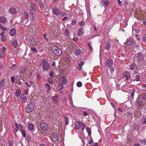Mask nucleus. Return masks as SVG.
<instances>
[{"label": "nucleus", "instance_id": "obj_1", "mask_svg": "<svg viewBox=\"0 0 146 146\" xmlns=\"http://www.w3.org/2000/svg\"><path fill=\"white\" fill-rule=\"evenodd\" d=\"M39 67L40 68H42L43 70L46 71L49 69L50 65L47 60L44 58L43 59L42 62L40 64Z\"/></svg>", "mask_w": 146, "mask_h": 146}, {"label": "nucleus", "instance_id": "obj_2", "mask_svg": "<svg viewBox=\"0 0 146 146\" xmlns=\"http://www.w3.org/2000/svg\"><path fill=\"white\" fill-rule=\"evenodd\" d=\"M52 50L55 54L57 56H60L62 54L63 52L62 49L58 46L54 45L52 48Z\"/></svg>", "mask_w": 146, "mask_h": 146}, {"label": "nucleus", "instance_id": "obj_3", "mask_svg": "<svg viewBox=\"0 0 146 146\" xmlns=\"http://www.w3.org/2000/svg\"><path fill=\"white\" fill-rule=\"evenodd\" d=\"M75 129H81L83 130L86 127L85 125L82 122L75 121Z\"/></svg>", "mask_w": 146, "mask_h": 146}, {"label": "nucleus", "instance_id": "obj_4", "mask_svg": "<svg viewBox=\"0 0 146 146\" xmlns=\"http://www.w3.org/2000/svg\"><path fill=\"white\" fill-rule=\"evenodd\" d=\"M0 86L1 87L6 89L9 87V83L8 81H7L5 79H3L0 82Z\"/></svg>", "mask_w": 146, "mask_h": 146}, {"label": "nucleus", "instance_id": "obj_5", "mask_svg": "<svg viewBox=\"0 0 146 146\" xmlns=\"http://www.w3.org/2000/svg\"><path fill=\"white\" fill-rule=\"evenodd\" d=\"M34 108V103L33 102H31L29 105H28L26 109V111L28 113L31 112Z\"/></svg>", "mask_w": 146, "mask_h": 146}, {"label": "nucleus", "instance_id": "obj_6", "mask_svg": "<svg viewBox=\"0 0 146 146\" xmlns=\"http://www.w3.org/2000/svg\"><path fill=\"white\" fill-rule=\"evenodd\" d=\"M112 42V40L109 39L106 42L105 45L104 46V48L106 50H110V48L111 46V43Z\"/></svg>", "mask_w": 146, "mask_h": 146}, {"label": "nucleus", "instance_id": "obj_7", "mask_svg": "<svg viewBox=\"0 0 146 146\" xmlns=\"http://www.w3.org/2000/svg\"><path fill=\"white\" fill-rule=\"evenodd\" d=\"M110 4V2L107 0H102L100 2V5L101 6L104 7H106Z\"/></svg>", "mask_w": 146, "mask_h": 146}, {"label": "nucleus", "instance_id": "obj_8", "mask_svg": "<svg viewBox=\"0 0 146 146\" xmlns=\"http://www.w3.org/2000/svg\"><path fill=\"white\" fill-rule=\"evenodd\" d=\"M41 128L43 131L48 130V125L45 123H42L40 125Z\"/></svg>", "mask_w": 146, "mask_h": 146}, {"label": "nucleus", "instance_id": "obj_9", "mask_svg": "<svg viewBox=\"0 0 146 146\" xmlns=\"http://www.w3.org/2000/svg\"><path fill=\"white\" fill-rule=\"evenodd\" d=\"M137 60L138 61H141L143 60L144 56L141 53H138L137 56Z\"/></svg>", "mask_w": 146, "mask_h": 146}, {"label": "nucleus", "instance_id": "obj_10", "mask_svg": "<svg viewBox=\"0 0 146 146\" xmlns=\"http://www.w3.org/2000/svg\"><path fill=\"white\" fill-rule=\"evenodd\" d=\"M135 42V40L132 38L127 40L126 42V44L127 45L132 46L134 44Z\"/></svg>", "mask_w": 146, "mask_h": 146}, {"label": "nucleus", "instance_id": "obj_11", "mask_svg": "<svg viewBox=\"0 0 146 146\" xmlns=\"http://www.w3.org/2000/svg\"><path fill=\"white\" fill-rule=\"evenodd\" d=\"M53 13L55 15H58L60 14V11L59 9L57 8H54L52 9Z\"/></svg>", "mask_w": 146, "mask_h": 146}, {"label": "nucleus", "instance_id": "obj_12", "mask_svg": "<svg viewBox=\"0 0 146 146\" xmlns=\"http://www.w3.org/2000/svg\"><path fill=\"white\" fill-rule=\"evenodd\" d=\"M123 74L126 78L127 80L130 77V73L127 71H125L123 73Z\"/></svg>", "mask_w": 146, "mask_h": 146}, {"label": "nucleus", "instance_id": "obj_13", "mask_svg": "<svg viewBox=\"0 0 146 146\" xmlns=\"http://www.w3.org/2000/svg\"><path fill=\"white\" fill-rule=\"evenodd\" d=\"M110 73H109L108 72H107L108 76L109 78H111L112 77V76L113 75V73L114 72V69L112 68H110Z\"/></svg>", "mask_w": 146, "mask_h": 146}, {"label": "nucleus", "instance_id": "obj_14", "mask_svg": "<svg viewBox=\"0 0 146 146\" xmlns=\"http://www.w3.org/2000/svg\"><path fill=\"white\" fill-rule=\"evenodd\" d=\"M84 30L83 27L80 28L78 31V35L79 36H82L84 34Z\"/></svg>", "mask_w": 146, "mask_h": 146}, {"label": "nucleus", "instance_id": "obj_15", "mask_svg": "<svg viewBox=\"0 0 146 146\" xmlns=\"http://www.w3.org/2000/svg\"><path fill=\"white\" fill-rule=\"evenodd\" d=\"M52 139L54 141H56L58 140V137L55 133H53L52 135Z\"/></svg>", "mask_w": 146, "mask_h": 146}, {"label": "nucleus", "instance_id": "obj_16", "mask_svg": "<svg viewBox=\"0 0 146 146\" xmlns=\"http://www.w3.org/2000/svg\"><path fill=\"white\" fill-rule=\"evenodd\" d=\"M113 64L112 60L110 59H109L107 60L106 64L108 67H110L111 66H112Z\"/></svg>", "mask_w": 146, "mask_h": 146}, {"label": "nucleus", "instance_id": "obj_17", "mask_svg": "<svg viewBox=\"0 0 146 146\" xmlns=\"http://www.w3.org/2000/svg\"><path fill=\"white\" fill-rule=\"evenodd\" d=\"M29 42L32 45H35L36 44V43L35 41V40L32 37H30L29 40Z\"/></svg>", "mask_w": 146, "mask_h": 146}, {"label": "nucleus", "instance_id": "obj_18", "mask_svg": "<svg viewBox=\"0 0 146 146\" xmlns=\"http://www.w3.org/2000/svg\"><path fill=\"white\" fill-rule=\"evenodd\" d=\"M9 13L11 14H15L17 13V10L14 7L11 8L9 10Z\"/></svg>", "mask_w": 146, "mask_h": 146}, {"label": "nucleus", "instance_id": "obj_19", "mask_svg": "<svg viewBox=\"0 0 146 146\" xmlns=\"http://www.w3.org/2000/svg\"><path fill=\"white\" fill-rule=\"evenodd\" d=\"M60 79L61 80V82H62V84H64L67 83V80L65 78L64 76L61 77Z\"/></svg>", "mask_w": 146, "mask_h": 146}, {"label": "nucleus", "instance_id": "obj_20", "mask_svg": "<svg viewBox=\"0 0 146 146\" xmlns=\"http://www.w3.org/2000/svg\"><path fill=\"white\" fill-rule=\"evenodd\" d=\"M7 22V19L4 16L0 17V22L3 23H5Z\"/></svg>", "mask_w": 146, "mask_h": 146}, {"label": "nucleus", "instance_id": "obj_21", "mask_svg": "<svg viewBox=\"0 0 146 146\" xmlns=\"http://www.w3.org/2000/svg\"><path fill=\"white\" fill-rule=\"evenodd\" d=\"M10 34L11 36H14L16 34V31L15 29H12L10 32Z\"/></svg>", "mask_w": 146, "mask_h": 146}, {"label": "nucleus", "instance_id": "obj_22", "mask_svg": "<svg viewBox=\"0 0 146 146\" xmlns=\"http://www.w3.org/2000/svg\"><path fill=\"white\" fill-rule=\"evenodd\" d=\"M21 93L20 89H18L15 92V95L17 97H19Z\"/></svg>", "mask_w": 146, "mask_h": 146}, {"label": "nucleus", "instance_id": "obj_23", "mask_svg": "<svg viewBox=\"0 0 146 146\" xmlns=\"http://www.w3.org/2000/svg\"><path fill=\"white\" fill-rule=\"evenodd\" d=\"M85 62L83 61H81L79 63L78 67L79 68L80 70H81L82 69V67L84 64Z\"/></svg>", "mask_w": 146, "mask_h": 146}, {"label": "nucleus", "instance_id": "obj_24", "mask_svg": "<svg viewBox=\"0 0 146 146\" xmlns=\"http://www.w3.org/2000/svg\"><path fill=\"white\" fill-rule=\"evenodd\" d=\"M12 44L15 48H16L18 46L17 42L16 40H13Z\"/></svg>", "mask_w": 146, "mask_h": 146}, {"label": "nucleus", "instance_id": "obj_25", "mask_svg": "<svg viewBox=\"0 0 146 146\" xmlns=\"http://www.w3.org/2000/svg\"><path fill=\"white\" fill-rule=\"evenodd\" d=\"M81 52V50L78 49H76L75 50V54L77 56L79 55Z\"/></svg>", "mask_w": 146, "mask_h": 146}, {"label": "nucleus", "instance_id": "obj_26", "mask_svg": "<svg viewBox=\"0 0 146 146\" xmlns=\"http://www.w3.org/2000/svg\"><path fill=\"white\" fill-rule=\"evenodd\" d=\"M34 128V126L33 124L32 123H29L28 125V128L29 130L31 131Z\"/></svg>", "mask_w": 146, "mask_h": 146}, {"label": "nucleus", "instance_id": "obj_27", "mask_svg": "<svg viewBox=\"0 0 146 146\" xmlns=\"http://www.w3.org/2000/svg\"><path fill=\"white\" fill-rule=\"evenodd\" d=\"M135 67V64L134 63H132L129 66V68L131 70H133Z\"/></svg>", "mask_w": 146, "mask_h": 146}, {"label": "nucleus", "instance_id": "obj_28", "mask_svg": "<svg viewBox=\"0 0 146 146\" xmlns=\"http://www.w3.org/2000/svg\"><path fill=\"white\" fill-rule=\"evenodd\" d=\"M4 55V52L3 50H2V49H0V58H2Z\"/></svg>", "mask_w": 146, "mask_h": 146}, {"label": "nucleus", "instance_id": "obj_29", "mask_svg": "<svg viewBox=\"0 0 146 146\" xmlns=\"http://www.w3.org/2000/svg\"><path fill=\"white\" fill-rule=\"evenodd\" d=\"M141 123L142 124H146V118L145 117H142L141 118Z\"/></svg>", "mask_w": 146, "mask_h": 146}, {"label": "nucleus", "instance_id": "obj_30", "mask_svg": "<svg viewBox=\"0 0 146 146\" xmlns=\"http://www.w3.org/2000/svg\"><path fill=\"white\" fill-rule=\"evenodd\" d=\"M39 6L41 10L42 11L44 7V4L42 2L40 1L39 2Z\"/></svg>", "mask_w": 146, "mask_h": 146}, {"label": "nucleus", "instance_id": "obj_31", "mask_svg": "<svg viewBox=\"0 0 146 146\" xmlns=\"http://www.w3.org/2000/svg\"><path fill=\"white\" fill-rule=\"evenodd\" d=\"M64 120L66 125H67L69 123V119L68 118L67 116H65L64 117Z\"/></svg>", "mask_w": 146, "mask_h": 146}, {"label": "nucleus", "instance_id": "obj_32", "mask_svg": "<svg viewBox=\"0 0 146 146\" xmlns=\"http://www.w3.org/2000/svg\"><path fill=\"white\" fill-rule=\"evenodd\" d=\"M21 99L25 103L27 102V97L25 96H21Z\"/></svg>", "mask_w": 146, "mask_h": 146}, {"label": "nucleus", "instance_id": "obj_33", "mask_svg": "<svg viewBox=\"0 0 146 146\" xmlns=\"http://www.w3.org/2000/svg\"><path fill=\"white\" fill-rule=\"evenodd\" d=\"M139 141L141 144L146 145V139H140Z\"/></svg>", "mask_w": 146, "mask_h": 146}, {"label": "nucleus", "instance_id": "obj_34", "mask_svg": "<svg viewBox=\"0 0 146 146\" xmlns=\"http://www.w3.org/2000/svg\"><path fill=\"white\" fill-rule=\"evenodd\" d=\"M45 86L47 88V92H49L51 89V87L48 84H45Z\"/></svg>", "mask_w": 146, "mask_h": 146}, {"label": "nucleus", "instance_id": "obj_35", "mask_svg": "<svg viewBox=\"0 0 146 146\" xmlns=\"http://www.w3.org/2000/svg\"><path fill=\"white\" fill-rule=\"evenodd\" d=\"M30 84H29L27 82L25 83V85H27V87H30L32 85V84H33L34 83V82L33 81H30L29 82Z\"/></svg>", "mask_w": 146, "mask_h": 146}, {"label": "nucleus", "instance_id": "obj_36", "mask_svg": "<svg viewBox=\"0 0 146 146\" xmlns=\"http://www.w3.org/2000/svg\"><path fill=\"white\" fill-rule=\"evenodd\" d=\"M31 7L32 8L31 9L32 11H35L36 10L35 6L34 4H32L31 5Z\"/></svg>", "mask_w": 146, "mask_h": 146}, {"label": "nucleus", "instance_id": "obj_37", "mask_svg": "<svg viewBox=\"0 0 146 146\" xmlns=\"http://www.w3.org/2000/svg\"><path fill=\"white\" fill-rule=\"evenodd\" d=\"M64 35L66 36H68L69 35V30L67 29L66 30L64 33Z\"/></svg>", "mask_w": 146, "mask_h": 146}, {"label": "nucleus", "instance_id": "obj_38", "mask_svg": "<svg viewBox=\"0 0 146 146\" xmlns=\"http://www.w3.org/2000/svg\"><path fill=\"white\" fill-rule=\"evenodd\" d=\"M58 87L59 90H61L63 88V86L61 84H58Z\"/></svg>", "mask_w": 146, "mask_h": 146}, {"label": "nucleus", "instance_id": "obj_39", "mask_svg": "<svg viewBox=\"0 0 146 146\" xmlns=\"http://www.w3.org/2000/svg\"><path fill=\"white\" fill-rule=\"evenodd\" d=\"M134 129L135 130L138 131L139 129V126L138 125H135L134 127Z\"/></svg>", "mask_w": 146, "mask_h": 146}, {"label": "nucleus", "instance_id": "obj_40", "mask_svg": "<svg viewBox=\"0 0 146 146\" xmlns=\"http://www.w3.org/2000/svg\"><path fill=\"white\" fill-rule=\"evenodd\" d=\"M86 129L88 135H90L91 134V131L90 129V128L88 127H86Z\"/></svg>", "mask_w": 146, "mask_h": 146}, {"label": "nucleus", "instance_id": "obj_41", "mask_svg": "<svg viewBox=\"0 0 146 146\" xmlns=\"http://www.w3.org/2000/svg\"><path fill=\"white\" fill-rule=\"evenodd\" d=\"M24 16L25 19H28L29 18V14L27 12H25L24 14Z\"/></svg>", "mask_w": 146, "mask_h": 146}, {"label": "nucleus", "instance_id": "obj_42", "mask_svg": "<svg viewBox=\"0 0 146 146\" xmlns=\"http://www.w3.org/2000/svg\"><path fill=\"white\" fill-rule=\"evenodd\" d=\"M79 25L81 26L84 27L85 25V23L84 21H82L79 23Z\"/></svg>", "mask_w": 146, "mask_h": 146}, {"label": "nucleus", "instance_id": "obj_43", "mask_svg": "<svg viewBox=\"0 0 146 146\" xmlns=\"http://www.w3.org/2000/svg\"><path fill=\"white\" fill-rule=\"evenodd\" d=\"M31 137L30 136H27L26 138V140L28 142H29L31 140Z\"/></svg>", "mask_w": 146, "mask_h": 146}, {"label": "nucleus", "instance_id": "obj_44", "mask_svg": "<svg viewBox=\"0 0 146 146\" xmlns=\"http://www.w3.org/2000/svg\"><path fill=\"white\" fill-rule=\"evenodd\" d=\"M47 81L50 84H52L53 83L52 80L49 77L48 78Z\"/></svg>", "mask_w": 146, "mask_h": 146}, {"label": "nucleus", "instance_id": "obj_45", "mask_svg": "<svg viewBox=\"0 0 146 146\" xmlns=\"http://www.w3.org/2000/svg\"><path fill=\"white\" fill-rule=\"evenodd\" d=\"M76 85L78 87H80L82 86V84L81 82L79 81L77 83Z\"/></svg>", "mask_w": 146, "mask_h": 146}, {"label": "nucleus", "instance_id": "obj_46", "mask_svg": "<svg viewBox=\"0 0 146 146\" xmlns=\"http://www.w3.org/2000/svg\"><path fill=\"white\" fill-rule=\"evenodd\" d=\"M142 40L143 41L146 42V34L143 36Z\"/></svg>", "mask_w": 146, "mask_h": 146}, {"label": "nucleus", "instance_id": "obj_47", "mask_svg": "<svg viewBox=\"0 0 146 146\" xmlns=\"http://www.w3.org/2000/svg\"><path fill=\"white\" fill-rule=\"evenodd\" d=\"M31 49L34 52H37V50L34 47H31Z\"/></svg>", "mask_w": 146, "mask_h": 146}, {"label": "nucleus", "instance_id": "obj_48", "mask_svg": "<svg viewBox=\"0 0 146 146\" xmlns=\"http://www.w3.org/2000/svg\"><path fill=\"white\" fill-rule=\"evenodd\" d=\"M19 125V129L20 131L21 132L23 131L24 130H23V126L21 124H20Z\"/></svg>", "mask_w": 146, "mask_h": 146}, {"label": "nucleus", "instance_id": "obj_49", "mask_svg": "<svg viewBox=\"0 0 146 146\" xmlns=\"http://www.w3.org/2000/svg\"><path fill=\"white\" fill-rule=\"evenodd\" d=\"M135 92L134 89L133 90V92L131 94V97L132 99H133V97L134 96V93Z\"/></svg>", "mask_w": 146, "mask_h": 146}, {"label": "nucleus", "instance_id": "obj_50", "mask_svg": "<svg viewBox=\"0 0 146 146\" xmlns=\"http://www.w3.org/2000/svg\"><path fill=\"white\" fill-rule=\"evenodd\" d=\"M49 76L51 78H53L54 77V72L53 71H51L50 72Z\"/></svg>", "mask_w": 146, "mask_h": 146}, {"label": "nucleus", "instance_id": "obj_51", "mask_svg": "<svg viewBox=\"0 0 146 146\" xmlns=\"http://www.w3.org/2000/svg\"><path fill=\"white\" fill-rule=\"evenodd\" d=\"M142 98L143 100H145L146 99V94L143 93L142 95Z\"/></svg>", "mask_w": 146, "mask_h": 146}, {"label": "nucleus", "instance_id": "obj_52", "mask_svg": "<svg viewBox=\"0 0 146 146\" xmlns=\"http://www.w3.org/2000/svg\"><path fill=\"white\" fill-rule=\"evenodd\" d=\"M47 35L46 33H45L43 35V36L44 37V38L47 41H48V38H47L46 37Z\"/></svg>", "mask_w": 146, "mask_h": 146}, {"label": "nucleus", "instance_id": "obj_53", "mask_svg": "<svg viewBox=\"0 0 146 146\" xmlns=\"http://www.w3.org/2000/svg\"><path fill=\"white\" fill-rule=\"evenodd\" d=\"M15 77L12 76L11 78V80L12 83H14L15 82Z\"/></svg>", "mask_w": 146, "mask_h": 146}, {"label": "nucleus", "instance_id": "obj_54", "mask_svg": "<svg viewBox=\"0 0 146 146\" xmlns=\"http://www.w3.org/2000/svg\"><path fill=\"white\" fill-rule=\"evenodd\" d=\"M142 102H139L137 104L138 107L139 108V107H141L142 105Z\"/></svg>", "mask_w": 146, "mask_h": 146}, {"label": "nucleus", "instance_id": "obj_55", "mask_svg": "<svg viewBox=\"0 0 146 146\" xmlns=\"http://www.w3.org/2000/svg\"><path fill=\"white\" fill-rule=\"evenodd\" d=\"M93 141L92 140V137L90 138V141H89L88 143L89 144H91L93 143Z\"/></svg>", "mask_w": 146, "mask_h": 146}, {"label": "nucleus", "instance_id": "obj_56", "mask_svg": "<svg viewBox=\"0 0 146 146\" xmlns=\"http://www.w3.org/2000/svg\"><path fill=\"white\" fill-rule=\"evenodd\" d=\"M140 77V76L139 75H137L136 76V78H135V80L136 81H139V78Z\"/></svg>", "mask_w": 146, "mask_h": 146}, {"label": "nucleus", "instance_id": "obj_57", "mask_svg": "<svg viewBox=\"0 0 146 146\" xmlns=\"http://www.w3.org/2000/svg\"><path fill=\"white\" fill-rule=\"evenodd\" d=\"M88 46H89V47H90V49L91 50H93V48L91 44L90 43H88Z\"/></svg>", "mask_w": 146, "mask_h": 146}, {"label": "nucleus", "instance_id": "obj_58", "mask_svg": "<svg viewBox=\"0 0 146 146\" xmlns=\"http://www.w3.org/2000/svg\"><path fill=\"white\" fill-rule=\"evenodd\" d=\"M22 133V135L24 137H25L26 136V133L25 131H23L21 132Z\"/></svg>", "mask_w": 146, "mask_h": 146}, {"label": "nucleus", "instance_id": "obj_59", "mask_svg": "<svg viewBox=\"0 0 146 146\" xmlns=\"http://www.w3.org/2000/svg\"><path fill=\"white\" fill-rule=\"evenodd\" d=\"M29 89L28 88L27 90H25L24 92L25 94L26 95H27L29 92Z\"/></svg>", "mask_w": 146, "mask_h": 146}, {"label": "nucleus", "instance_id": "obj_60", "mask_svg": "<svg viewBox=\"0 0 146 146\" xmlns=\"http://www.w3.org/2000/svg\"><path fill=\"white\" fill-rule=\"evenodd\" d=\"M19 129V127H16L15 128V129L14 131L15 132H17L18 131Z\"/></svg>", "mask_w": 146, "mask_h": 146}, {"label": "nucleus", "instance_id": "obj_61", "mask_svg": "<svg viewBox=\"0 0 146 146\" xmlns=\"http://www.w3.org/2000/svg\"><path fill=\"white\" fill-rule=\"evenodd\" d=\"M76 21L75 19H74L72 21V23L74 25L76 24Z\"/></svg>", "mask_w": 146, "mask_h": 146}, {"label": "nucleus", "instance_id": "obj_62", "mask_svg": "<svg viewBox=\"0 0 146 146\" xmlns=\"http://www.w3.org/2000/svg\"><path fill=\"white\" fill-rule=\"evenodd\" d=\"M83 115L84 116H86L88 115V113L86 111H84L83 112Z\"/></svg>", "mask_w": 146, "mask_h": 146}, {"label": "nucleus", "instance_id": "obj_63", "mask_svg": "<svg viewBox=\"0 0 146 146\" xmlns=\"http://www.w3.org/2000/svg\"><path fill=\"white\" fill-rule=\"evenodd\" d=\"M98 143H94V145H92V146H98Z\"/></svg>", "mask_w": 146, "mask_h": 146}, {"label": "nucleus", "instance_id": "obj_64", "mask_svg": "<svg viewBox=\"0 0 146 146\" xmlns=\"http://www.w3.org/2000/svg\"><path fill=\"white\" fill-rule=\"evenodd\" d=\"M73 40L75 41H77L78 40V38L74 37L73 38Z\"/></svg>", "mask_w": 146, "mask_h": 146}]
</instances>
